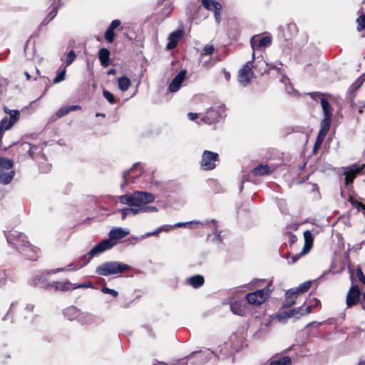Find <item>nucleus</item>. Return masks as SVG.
Listing matches in <instances>:
<instances>
[{
  "mask_svg": "<svg viewBox=\"0 0 365 365\" xmlns=\"http://www.w3.org/2000/svg\"><path fill=\"white\" fill-rule=\"evenodd\" d=\"M5 232L7 242L16 247L18 251L25 255L28 259L34 261L37 259L38 249L33 247L27 240L26 237L21 232L12 230Z\"/></svg>",
  "mask_w": 365,
  "mask_h": 365,
  "instance_id": "f257e3e1",
  "label": "nucleus"
},
{
  "mask_svg": "<svg viewBox=\"0 0 365 365\" xmlns=\"http://www.w3.org/2000/svg\"><path fill=\"white\" fill-rule=\"evenodd\" d=\"M155 200V196L153 193L143 191H135L130 195H123L119 197V201L122 204L140 207L154 202Z\"/></svg>",
  "mask_w": 365,
  "mask_h": 365,
  "instance_id": "f03ea898",
  "label": "nucleus"
},
{
  "mask_svg": "<svg viewBox=\"0 0 365 365\" xmlns=\"http://www.w3.org/2000/svg\"><path fill=\"white\" fill-rule=\"evenodd\" d=\"M131 269V267L118 261H108L98 265L96 273L101 276L120 275L125 271Z\"/></svg>",
  "mask_w": 365,
  "mask_h": 365,
  "instance_id": "7ed1b4c3",
  "label": "nucleus"
},
{
  "mask_svg": "<svg viewBox=\"0 0 365 365\" xmlns=\"http://www.w3.org/2000/svg\"><path fill=\"white\" fill-rule=\"evenodd\" d=\"M108 241H101L98 244H97L94 247H93L87 254L81 256L78 259V262L80 264L76 267V269H80L88 264L91 259L103 252L110 250V245H108Z\"/></svg>",
  "mask_w": 365,
  "mask_h": 365,
  "instance_id": "20e7f679",
  "label": "nucleus"
},
{
  "mask_svg": "<svg viewBox=\"0 0 365 365\" xmlns=\"http://www.w3.org/2000/svg\"><path fill=\"white\" fill-rule=\"evenodd\" d=\"M13 160L5 158H0V182L8 185L11 182L15 175L12 170Z\"/></svg>",
  "mask_w": 365,
  "mask_h": 365,
  "instance_id": "39448f33",
  "label": "nucleus"
},
{
  "mask_svg": "<svg viewBox=\"0 0 365 365\" xmlns=\"http://www.w3.org/2000/svg\"><path fill=\"white\" fill-rule=\"evenodd\" d=\"M271 284H268L264 289L257 290L246 295L247 302L252 305H260L265 302L271 293Z\"/></svg>",
  "mask_w": 365,
  "mask_h": 365,
  "instance_id": "423d86ee",
  "label": "nucleus"
},
{
  "mask_svg": "<svg viewBox=\"0 0 365 365\" xmlns=\"http://www.w3.org/2000/svg\"><path fill=\"white\" fill-rule=\"evenodd\" d=\"M4 110L10 115V119L8 120V118L5 117L0 121V143L1 142L4 132L9 130L19 120L20 115L19 111L17 110H9L4 107Z\"/></svg>",
  "mask_w": 365,
  "mask_h": 365,
  "instance_id": "0eeeda50",
  "label": "nucleus"
},
{
  "mask_svg": "<svg viewBox=\"0 0 365 365\" xmlns=\"http://www.w3.org/2000/svg\"><path fill=\"white\" fill-rule=\"evenodd\" d=\"M218 153L210 150H205L200 161V168L204 170H211L215 168V163L218 160Z\"/></svg>",
  "mask_w": 365,
  "mask_h": 365,
  "instance_id": "6e6552de",
  "label": "nucleus"
},
{
  "mask_svg": "<svg viewBox=\"0 0 365 365\" xmlns=\"http://www.w3.org/2000/svg\"><path fill=\"white\" fill-rule=\"evenodd\" d=\"M252 59L246 63L245 65L239 71L238 73V81L243 86H246L250 83L252 78L254 77V73L252 70Z\"/></svg>",
  "mask_w": 365,
  "mask_h": 365,
  "instance_id": "1a4fd4ad",
  "label": "nucleus"
},
{
  "mask_svg": "<svg viewBox=\"0 0 365 365\" xmlns=\"http://www.w3.org/2000/svg\"><path fill=\"white\" fill-rule=\"evenodd\" d=\"M66 270V268L61 267L55 269L46 270L45 272H41V274H38L34 277L32 279L31 284L34 286H41V287L47 289V283L48 278L47 277L53 273H57L59 272H63Z\"/></svg>",
  "mask_w": 365,
  "mask_h": 365,
  "instance_id": "9d476101",
  "label": "nucleus"
},
{
  "mask_svg": "<svg viewBox=\"0 0 365 365\" xmlns=\"http://www.w3.org/2000/svg\"><path fill=\"white\" fill-rule=\"evenodd\" d=\"M21 150L26 151L29 155L36 160L42 158L45 160V155L42 153V148L38 145H31L28 142H24L21 144Z\"/></svg>",
  "mask_w": 365,
  "mask_h": 365,
  "instance_id": "9b49d317",
  "label": "nucleus"
},
{
  "mask_svg": "<svg viewBox=\"0 0 365 365\" xmlns=\"http://www.w3.org/2000/svg\"><path fill=\"white\" fill-rule=\"evenodd\" d=\"M130 233V231L128 229H123L121 227H115L112 229L109 232V238L105 239L103 241H108L110 245V249H111L113 247H114L118 240H120L127 235H128Z\"/></svg>",
  "mask_w": 365,
  "mask_h": 365,
  "instance_id": "f8f14e48",
  "label": "nucleus"
},
{
  "mask_svg": "<svg viewBox=\"0 0 365 365\" xmlns=\"http://www.w3.org/2000/svg\"><path fill=\"white\" fill-rule=\"evenodd\" d=\"M63 314L65 317H66L68 320H74L77 319L79 322H84V320L83 318L86 317L88 319L91 318V316L88 314H83V313H81L80 310L78 309L75 307H69L64 309Z\"/></svg>",
  "mask_w": 365,
  "mask_h": 365,
  "instance_id": "ddd939ff",
  "label": "nucleus"
},
{
  "mask_svg": "<svg viewBox=\"0 0 365 365\" xmlns=\"http://www.w3.org/2000/svg\"><path fill=\"white\" fill-rule=\"evenodd\" d=\"M251 46L253 49L252 59L255 58V50L257 48H265L271 45L272 38L269 36L260 37L259 36H254L250 41Z\"/></svg>",
  "mask_w": 365,
  "mask_h": 365,
  "instance_id": "4468645a",
  "label": "nucleus"
},
{
  "mask_svg": "<svg viewBox=\"0 0 365 365\" xmlns=\"http://www.w3.org/2000/svg\"><path fill=\"white\" fill-rule=\"evenodd\" d=\"M364 166L365 164H363L362 165L355 164L346 168L344 172V175H345L346 185H349L352 183L356 175L364 169Z\"/></svg>",
  "mask_w": 365,
  "mask_h": 365,
  "instance_id": "2eb2a0df",
  "label": "nucleus"
},
{
  "mask_svg": "<svg viewBox=\"0 0 365 365\" xmlns=\"http://www.w3.org/2000/svg\"><path fill=\"white\" fill-rule=\"evenodd\" d=\"M312 98L317 101L320 100V103L323 110L324 116H332V108L328 101L320 93H310Z\"/></svg>",
  "mask_w": 365,
  "mask_h": 365,
  "instance_id": "dca6fc26",
  "label": "nucleus"
},
{
  "mask_svg": "<svg viewBox=\"0 0 365 365\" xmlns=\"http://www.w3.org/2000/svg\"><path fill=\"white\" fill-rule=\"evenodd\" d=\"M220 118V109L209 108L201 120L204 123L211 125L218 122Z\"/></svg>",
  "mask_w": 365,
  "mask_h": 365,
  "instance_id": "f3484780",
  "label": "nucleus"
},
{
  "mask_svg": "<svg viewBox=\"0 0 365 365\" xmlns=\"http://www.w3.org/2000/svg\"><path fill=\"white\" fill-rule=\"evenodd\" d=\"M360 290L358 286L352 285L346 296V304L348 307L354 305L359 299Z\"/></svg>",
  "mask_w": 365,
  "mask_h": 365,
  "instance_id": "a211bd4d",
  "label": "nucleus"
},
{
  "mask_svg": "<svg viewBox=\"0 0 365 365\" xmlns=\"http://www.w3.org/2000/svg\"><path fill=\"white\" fill-rule=\"evenodd\" d=\"M185 75H186L185 70H181L178 73V75L173 79L172 82L169 85V91L170 92L175 93L180 89V88L185 78Z\"/></svg>",
  "mask_w": 365,
  "mask_h": 365,
  "instance_id": "6ab92c4d",
  "label": "nucleus"
},
{
  "mask_svg": "<svg viewBox=\"0 0 365 365\" xmlns=\"http://www.w3.org/2000/svg\"><path fill=\"white\" fill-rule=\"evenodd\" d=\"M183 34V31L180 29L172 32L168 36V43L167 44V48L168 50L175 48L177 46L179 41L182 37Z\"/></svg>",
  "mask_w": 365,
  "mask_h": 365,
  "instance_id": "aec40b11",
  "label": "nucleus"
},
{
  "mask_svg": "<svg viewBox=\"0 0 365 365\" xmlns=\"http://www.w3.org/2000/svg\"><path fill=\"white\" fill-rule=\"evenodd\" d=\"M302 310V307H298L297 309H292L288 311L280 312L277 315V319L280 322H285L286 319L290 317H299V312Z\"/></svg>",
  "mask_w": 365,
  "mask_h": 365,
  "instance_id": "412c9836",
  "label": "nucleus"
},
{
  "mask_svg": "<svg viewBox=\"0 0 365 365\" xmlns=\"http://www.w3.org/2000/svg\"><path fill=\"white\" fill-rule=\"evenodd\" d=\"M72 284L68 281L52 282L47 284V289H52L56 291H68L71 289Z\"/></svg>",
  "mask_w": 365,
  "mask_h": 365,
  "instance_id": "4be33fe9",
  "label": "nucleus"
},
{
  "mask_svg": "<svg viewBox=\"0 0 365 365\" xmlns=\"http://www.w3.org/2000/svg\"><path fill=\"white\" fill-rule=\"evenodd\" d=\"M310 287L311 281H306L302 283L299 287L287 290V295L291 296L292 294H296L297 296L299 293H304L307 292Z\"/></svg>",
  "mask_w": 365,
  "mask_h": 365,
  "instance_id": "5701e85b",
  "label": "nucleus"
},
{
  "mask_svg": "<svg viewBox=\"0 0 365 365\" xmlns=\"http://www.w3.org/2000/svg\"><path fill=\"white\" fill-rule=\"evenodd\" d=\"M269 365H292V361L291 358L287 356L280 357L274 356L269 360Z\"/></svg>",
  "mask_w": 365,
  "mask_h": 365,
  "instance_id": "b1692460",
  "label": "nucleus"
},
{
  "mask_svg": "<svg viewBox=\"0 0 365 365\" xmlns=\"http://www.w3.org/2000/svg\"><path fill=\"white\" fill-rule=\"evenodd\" d=\"M205 279L203 276L196 274L187 279V283L193 288H199L204 284Z\"/></svg>",
  "mask_w": 365,
  "mask_h": 365,
  "instance_id": "393cba45",
  "label": "nucleus"
},
{
  "mask_svg": "<svg viewBox=\"0 0 365 365\" xmlns=\"http://www.w3.org/2000/svg\"><path fill=\"white\" fill-rule=\"evenodd\" d=\"M230 309L233 314L243 316L245 313V307L242 302L235 301L230 304Z\"/></svg>",
  "mask_w": 365,
  "mask_h": 365,
  "instance_id": "a878e982",
  "label": "nucleus"
},
{
  "mask_svg": "<svg viewBox=\"0 0 365 365\" xmlns=\"http://www.w3.org/2000/svg\"><path fill=\"white\" fill-rule=\"evenodd\" d=\"M51 6L52 10L48 13V16L43 19L42 24L44 25L48 24L57 14L58 9L61 6V4L55 3V1L51 3Z\"/></svg>",
  "mask_w": 365,
  "mask_h": 365,
  "instance_id": "bb28decb",
  "label": "nucleus"
},
{
  "mask_svg": "<svg viewBox=\"0 0 365 365\" xmlns=\"http://www.w3.org/2000/svg\"><path fill=\"white\" fill-rule=\"evenodd\" d=\"M98 58L101 64L103 67H107L109 65L110 61V51L108 49L103 48L99 50Z\"/></svg>",
  "mask_w": 365,
  "mask_h": 365,
  "instance_id": "cd10ccee",
  "label": "nucleus"
},
{
  "mask_svg": "<svg viewBox=\"0 0 365 365\" xmlns=\"http://www.w3.org/2000/svg\"><path fill=\"white\" fill-rule=\"evenodd\" d=\"M122 219L124 220L128 215H136L143 213L142 207H126L120 210Z\"/></svg>",
  "mask_w": 365,
  "mask_h": 365,
  "instance_id": "c85d7f7f",
  "label": "nucleus"
},
{
  "mask_svg": "<svg viewBox=\"0 0 365 365\" xmlns=\"http://www.w3.org/2000/svg\"><path fill=\"white\" fill-rule=\"evenodd\" d=\"M203 6L209 11L221 10L222 5L215 0H202Z\"/></svg>",
  "mask_w": 365,
  "mask_h": 365,
  "instance_id": "c756f323",
  "label": "nucleus"
},
{
  "mask_svg": "<svg viewBox=\"0 0 365 365\" xmlns=\"http://www.w3.org/2000/svg\"><path fill=\"white\" fill-rule=\"evenodd\" d=\"M81 109V107L78 105L74 106H63L61 107L57 112L56 115L58 118H61L71 111L77 110Z\"/></svg>",
  "mask_w": 365,
  "mask_h": 365,
  "instance_id": "7c9ffc66",
  "label": "nucleus"
},
{
  "mask_svg": "<svg viewBox=\"0 0 365 365\" xmlns=\"http://www.w3.org/2000/svg\"><path fill=\"white\" fill-rule=\"evenodd\" d=\"M118 84L119 89L121 91L125 92L128 91L131 86V81L127 76H123L118 78Z\"/></svg>",
  "mask_w": 365,
  "mask_h": 365,
  "instance_id": "2f4dec72",
  "label": "nucleus"
},
{
  "mask_svg": "<svg viewBox=\"0 0 365 365\" xmlns=\"http://www.w3.org/2000/svg\"><path fill=\"white\" fill-rule=\"evenodd\" d=\"M252 172L254 175H264L270 173V168L268 165L260 164L255 167Z\"/></svg>",
  "mask_w": 365,
  "mask_h": 365,
  "instance_id": "473e14b6",
  "label": "nucleus"
},
{
  "mask_svg": "<svg viewBox=\"0 0 365 365\" xmlns=\"http://www.w3.org/2000/svg\"><path fill=\"white\" fill-rule=\"evenodd\" d=\"M331 117L324 116L320 125L319 133L327 134L331 126Z\"/></svg>",
  "mask_w": 365,
  "mask_h": 365,
  "instance_id": "72a5a7b5",
  "label": "nucleus"
},
{
  "mask_svg": "<svg viewBox=\"0 0 365 365\" xmlns=\"http://www.w3.org/2000/svg\"><path fill=\"white\" fill-rule=\"evenodd\" d=\"M66 73V67L64 66L62 69L57 72L56 76L53 79V83H58L65 79Z\"/></svg>",
  "mask_w": 365,
  "mask_h": 365,
  "instance_id": "f704fd0d",
  "label": "nucleus"
},
{
  "mask_svg": "<svg viewBox=\"0 0 365 365\" xmlns=\"http://www.w3.org/2000/svg\"><path fill=\"white\" fill-rule=\"evenodd\" d=\"M286 299L285 302L283 304V307H289L295 304L294 299L297 297L296 294H292L291 296L287 295V291L285 294Z\"/></svg>",
  "mask_w": 365,
  "mask_h": 365,
  "instance_id": "c9c22d12",
  "label": "nucleus"
},
{
  "mask_svg": "<svg viewBox=\"0 0 365 365\" xmlns=\"http://www.w3.org/2000/svg\"><path fill=\"white\" fill-rule=\"evenodd\" d=\"M327 134L318 133L317 138L314 146V152H316L322 145Z\"/></svg>",
  "mask_w": 365,
  "mask_h": 365,
  "instance_id": "e433bc0d",
  "label": "nucleus"
},
{
  "mask_svg": "<svg viewBox=\"0 0 365 365\" xmlns=\"http://www.w3.org/2000/svg\"><path fill=\"white\" fill-rule=\"evenodd\" d=\"M356 23L357 24V30L359 31H362L365 28V14H361L357 18Z\"/></svg>",
  "mask_w": 365,
  "mask_h": 365,
  "instance_id": "4c0bfd02",
  "label": "nucleus"
},
{
  "mask_svg": "<svg viewBox=\"0 0 365 365\" xmlns=\"http://www.w3.org/2000/svg\"><path fill=\"white\" fill-rule=\"evenodd\" d=\"M349 201L354 207L358 210V211L365 210V205L357 201L356 200H354L352 197H349Z\"/></svg>",
  "mask_w": 365,
  "mask_h": 365,
  "instance_id": "58836bf2",
  "label": "nucleus"
},
{
  "mask_svg": "<svg viewBox=\"0 0 365 365\" xmlns=\"http://www.w3.org/2000/svg\"><path fill=\"white\" fill-rule=\"evenodd\" d=\"M76 55L73 51H71L66 56V65L64 66L67 67L71 65L76 59Z\"/></svg>",
  "mask_w": 365,
  "mask_h": 365,
  "instance_id": "ea45409f",
  "label": "nucleus"
},
{
  "mask_svg": "<svg viewBox=\"0 0 365 365\" xmlns=\"http://www.w3.org/2000/svg\"><path fill=\"white\" fill-rule=\"evenodd\" d=\"M304 243L313 245L314 238L312 232L309 230L304 232Z\"/></svg>",
  "mask_w": 365,
  "mask_h": 365,
  "instance_id": "a19ab883",
  "label": "nucleus"
},
{
  "mask_svg": "<svg viewBox=\"0 0 365 365\" xmlns=\"http://www.w3.org/2000/svg\"><path fill=\"white\" fill-rule=\"evenodd\" d=\"M318 302H319L317 300H316L314 304L309 305L305 309H304L303 306H302L301 307H302V310L299 312L300 316L304 315V314H307L310 313L312 312V309L317 306Z\"/></svg>",
  "mask_w": 365,
  "mask_h": 365,
  "instance_id": "79ce46f5",
  "label": "nucleus"
},
{
  "mask_svg": "<svg viewBox=\"0 0 365 365\" xmlns=\"http://www.w3.org/2000/svg\"><path fill=\"white\" fill-rule=\"evenodd\" d=\"M103 96L110 103L113 104L115 103V98L110 91L104 90L103 91Z\"/></svg>",
  "mask_w": 365,
  "mask_h": 365,
  "instance_id": "37998d69",
  "label": "nucleus"
},
{
  "mask_svg": "<svg viewBox=\"0 0 365 365\" xmlns=\"http://www.w3.org/2000/svg\"><path fill=\"white\" fill-rule=\"evenodd\" d=\"M105 38L109 42L113 43L115 38L114 31L108 28L105 33Z\"/></svg>",
  "mask_w": 365,
  "mask_h": 365,
  "instance_id": "c03bdc74",
  "label": "nucleus"
},
{
  "mask_svg": "<svg viewBox=\"0 0 365 365\" xmlns=\"http://www.w3.org/2000/svg\"><path fill=\"white\" fill-rule=\"evenodd\" d=\"M210 223V227H211L212 231L214 232H217V221L215 220L212 219L210 220H207V221H205V223L200 222V224H201L202 225H209Z\"/></svg>",
  "mask_w": 365,
  "mask_h": 365,
  "instance_id": "a18cd8bd",
  "label": "nucleus"
},
{
  "mask_svg": "<svg viewBox=\"0 0 365 365\" xmlns=\"http://www.w3.org/2000/svg\"><path fill=\"white\" fill-rule=\"evenodd\" d=\"M101 291L104 294H109L112 295L113 297H116L118 295V292L115 291V289H110L106 286L102 287Z\"/></svg>",
  "mask_w": 365,
  "mask_h": 365,
  "instance_id": "49530a36",
  "label": "nucleus"
},
{
  "mask_svg": "<svg viewBox=\"0 0 365 365\" xmlns=\"http://www.w3.org/2000/svg\"><path fill=\"white\" fill-rule=\"evenodd\" d=\"M143 213L144 212H158V208L155 206L153 205H144L142 207Z\"/></svg>",
  "mask_w": 365,
  "mask_h": 365,
  "instance_id": "de8ad7c7",
  "label": "nucleus"
},
{
  "mask_svg": "<svg viewBox=\"0 0 365 365\" xmlns=\"http://www.w3.org/2000/svg\"><path fill=\"white\" fill-rule=\"evenodd\" d=\"M215 48L212 45H205L203 48V53H201V55L207 54V55H212L214 53Z\"/></svg>",
  "mask_w": 365,
  "mask_h": 365,
  "instance_id": "09e8293b",
  "label": "nucleus"
},
{
  "mask_svg": "<svg viewBox=\"0 0 365 365\" xmlns=\"http://www.w3.org/2000/svg\"><path fill=\"white\" fill-rule=\"evenodd\" d=\"M139 165H140L139 163H135L133 165V168L130 170L123 173V177L124 181H123V183L122 184V186H123L125 184H126L129 181V178L128 177V175L129 174L130 171L133 170L134 168H136Z\"/></svg>",
  "mask_w": 365,
  "mask_h": 365,
  "instance_id": "8fccbe9b",
  "label": "nucleus"
},
{
  "mask_svg": "<svg viewBox=\"0 0 365 365\" xmlns=\"http://www.w3.org/2000/svg\"><path fill=\"white\" fill-rule=\"evenodd\" d=\"M192 223H200L199 221H190V222H178L173 225V227H185L187 225L192 224Z\"/></svg>",
  "mask_w": 365,
  "mask_h": 365,
  "instance_id": "3c124183",
  "label": "nucleus"
},
{
  "mask_svg": "<svg viewBox=\"0 0 365 365\" xmlns=\"http://www.w3.org/2000/svg\"><path fill=\"white\" fill-rule=\"evenodd\" d=\"M356 275L359 279L365 284V276L360 267H358L356 269Z\"/></svg>",
  "mask_w": 365,
  "mask_h": 365,
  "instance_id": "603ef678",
  "label": "nucleus"
},
{
  "mask_svg": "<svg viewBox=\"0 0 365 365\" xmlns=\"http://www.w3.org/2000/svg\"><path fill=\"white\" fill-rule=\"evenodd\" d=\"M7 274L5 270L0 272V287L3 286L6 282Z\"/></svg>",
  "mask_w": 365,
  "mask_h": 365,
  "instance_id": "864d4df0",
  "label": "nucleus"
},
{
  "mask_svg": "<svg viewBox=\"0 0 365 365\" xmlns=\"http://www.w3.org/2000/svg\"><path fill=\"white\" fill-rule=\"evenodd\" d=\"M120 25V21L118 19L112 21L111 24H110L108 29L114 31L115 29H117Z\"/></svg>",
  "mask_w": 365,
  "mask_h": 365,
  "instance_id": "5fc2aeb1",
  "label": "nucleus"
},
{
  "mask_svg": "<svg viewBox=\"0 0 365 365\" xmlns=\"http://www.w3.org/2000/svg\"><path fill=\"white\" fill-rule=\"evenodd\" d=\"M312 247V245L304 243L303 249L300 252V255H304L307 254L310 251Z\"/></svg>",
  "mask_w": 365,
  "mask_h": 365,
  "instance_id": "6e6d98bb",
  "label": "nucleus"
},
{
  "mask_svg": "<svg viewBox=\"0 0 365 365\" xmlns=\"http://www.w3.org/2000/svg\"><path fill=\"white\" fill-rule=\"evenodd\" d=\"M92 287L91 282H87V283H84V284H74L73 287V289L88 288V287Z\"/></svg>",
  "mask_w": 365,
  "mask_h": 365,
  "instance_id": "4d7b16f0",
  "label": "nucleus"
},
{
  "mask_svg": "<svg viewBox=\"0 0 365 365\" xmlns=\"http://www.w3.org/2000/svg\"><path fill=\"white\" fill-rule=\"evenodd\" d=\"M173 227V225H164L160 227H159L160 231L161 232H170L172 228Z\"/></svg>",
  "mask_w": 365,
  "mask_h": 365,
  "instance_id": "13d9d810",
  "label": "nucleus"
},
{
  "mask_svg": "<svg viewBox=\"0 0 365 365\" xmlns=\"http://www.w3.org/2000/svg\"><path fill=\"white\" fill-rule=\"evenodd\" d=\"M160 232L159 227L153 230V232H149L145 233L143 237H148L150 236H155L158 235Z\"/></svg>",
  "mask_w": 365,
  "mask_h": 365,
  "instance_id": "bf43d9fd",
  "label": "nucleus"
},
{
  "mask_svg": "<svg viewBox=\"0 0 365 365\" xmlns=\"http://www.w3.org/2000/svg\"><path fill=\"white\" fill-rule=\"evenodd\" d=\"M363 82H365V73L356 81L354 85H356L357 87H359Z\"/></svg>",
  "mask_w": 365,
  "mask_h": 365,
  "instance_id": "052dcab7",
  "label": "nucleus"
},
{
  "mask_svg": "<svg viewBox=\"0 0 365 365\" xmlns=\"http://www.w3.org/2000/svg\"><path fill=\"white\" fill-rule=\"evenodd\" d=\"M187 117L190 120H195L198 118V114L195 113H189Z\"/></svg>",
  "mask_w": 365,
  "mask_h": 365,
  "instance_id": "680f3d73",
  "label": "nucleus"
},
{
  "mask_svg": "<svg viewBox=\"0 0 365 365\" xmlns=\"http://www.w3.org/2000/svg\"><path fill=\"white\" fill-rule=\"evenodd\" d=\"M263 66H265L266 67L267 66V64L265 63V61H264L262 59H261L260 61H258L257 63V65L255 66L254 67L255 68H257V67H262Z\"/></svg>",
  "mask_w": 365,
  "mask_h": 365,
  "instance_id": "e2e57ef3",
  "label": "nucleus"
},
{
  "mask_svg": "<svg viewBox=\"0 0 365 365\" xmlns=\"http://www.w3.org/2000/svg\"><path fill=\"white\" fill-rule=\"evenodd\" d=\"M302 255L299 254H297L292 257V261L289 262V263H294L296 262Z\"/></svg>",
  "mask_w": 365,
  "mask_h": 365,
  "instance_id": "0e129e2a",
  "label": "nucleus"
},
{
  "mask_svg": "<svg viewBox=\"0 0 365 365\" xmlns=\"http://www.w3.org/2000/svg\"><path fill=\"white\" fill-rule=\"evenodd\" d=\"M220 11L221 10L214 11L215 19L218 23L220 22Z\"/></svg>",
  "mask_w": 365,
  "mask_h": 365,
  "instance_id": "69168bd1",
  "label": "nucleus"
},
{
  "mask_svg": "<svg viewBox=\"0 0 365 365\" xmlns=\"http://www.w3.org/2000/svg\"><path fill=\"white\" fill-rule=\"evenodd\" d=\"M34 309V305L33 304H28L26 306V309H27L29 312H32Z\"/></svg>",
  "mask_w": 365,
  "mask_h": 365,
  "instance_id": "338daca9",
  "label": "nucleus"
},
{
  "mask_svg": "<svg viewBox=\"0 0 365 365\" xmlns=\"http://www.w3.org/2000/svg\"><path fill=\"white\" fill-rule=\"evenodd\" d=\"M214 241H220V232H217L213 237Z\"/></svg>",
  "mask_w": 365,
  "mask_h": 365,
  "instance_id": "774afa93",
  "label": "nucleus"
}]
</instances>
